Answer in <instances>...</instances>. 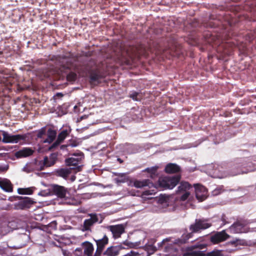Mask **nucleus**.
Listing matches in <instances>:
<instances>
[{"label":"nucleus","mask_w":256,"mask_h":256,"mask_svg":"<svg viewBox=\"0 0 256 256\" xmlns=\"http://www.w3.org/2000/svg\"><path fill=\"white\" fill-rule=\"evenodd\" d=\"M8 168V164H0V172H4Z\"/></svg>","instance_id":"46"},{"label":"nucleus","mask_w":256,"mask_h":256,"mask_svg":"<svg viewBox=\"0 0 256 256\" xmlns=\"http://www.w3.org/2000/svg\"><path fill=\"white\" fill-rule=\"evenodd\" d=\"M230 174L237 176L256 170V154L234 160Z\"/></svg>","instance_id":"2"},{"label":"nucleus","mask_w":256,"mask_h":256,"mask_svg":"<svg viewBox=\"0 0 256 256\" xmlns=\"http://www.w3.org/2000/svg\"><path fill=\"white\" fill-rule=\"evenodd\" d=\"M94 240L96 242L97 246L94 256H100L104 248L108 244V238L106 235H104L102 238L98 240L94 239Z\"/></svg>","instance_id":"15"},{"label":"nucleus","mask_w":256,"mask_h":256,"mask_svg":"<svg viewBox=\"0 0 256 256\" xmlns=\"http://www.w3.org/2000/svg\"><path fill=\"white\" fill-rule=\"evenodd\" d=\"M207 244L203 237L194 241L193 245L188 247V253L192 256H205Z\"/></svg>","instance_id":"5"},{"label":"nucleus","mask_w":256,"mask_h":256,"mask_svg":"<svg viewBox=\"0 0 256 256\" xmlns=\"http://www.w3.org/2000/svg\"><path fill=\"white\" fill-rule=\"evenodd\" d=\"M180 178V176L164 177L159 180V186L165 189H172L178 183Z\"/></svg>","instance_id":"9"},{"label":"nucleus","mask_w":256,"mask_h":256,"mask_svg":"<svg viewBox=\"0 0 256 256\" xmlns=\"http://www.w3.org/2000/svg\"><path fill=\"white\" fill-rule=\"evenodd\" d=\"M212 226L208 219L198 218L196 219L194 222L190 226L189 229L190 232L184 234L180 238H168L164 239L162 242H169V244L166 246V249L169 248L172 244L180 246L183 244L186 243L188 240L193 236L194 233H200L202 230H206Z\"/></svg>","instance_id":"1"},{"label":"nucleus","mask_w":256,"mask_h":256,"mask_svg":"<svg viewBox=\"0 0 256 256\" xmlns=\"http://www.w3.org/2000/svg\"><path fill=\"white\" fill-rule=\"evenodd\" d=\"M0 188L4 192H11L13 190L12 184L7 178H0Z\"/></svg>","instance_id":"22"},{"label":"nucleus","mask_w":256,"mask_h":256,"mask_svg":"<svg viewBox=\"0 0 256 256\" xmlns=\"http://www.w3.org/2000/svg\"><path fill=\"white\" fill-rule=\"evenodd\" d=\"M195 194L196 198L200 201H202L206 198L208 194L206 188L200 184H194Z\"/></svg>","instance_id":"16"},{"label":"nucleus","mask_w":256,"mask_h":256,"mask_svg":"<svg viewBox=\"0 0 256 256\" xmlns=\"http://www.w3.org/2000/svg\"><path fill=\"white\" fill-rule=\"evenodd\" d=\"M70 145L72 148L76 147L78 146V144L75 142H72L70 144Z\"/></svg>","instance_id":"49"},{"label":"nucleus","mask_w":256,"mask_h":256,"mask_svg":"<svg viewBox=\"0 0 256 256\" xmlns=\"http://www.w3.org/2000/svg\"><path fill=\"white\" fill-rule=\"evenodd\" d=\"M226 140L225 138L223 136V133L221 132L220 134H218L216 136V140L214 142V144H218L220 142L224 141Z\"/></svg>","instance_id":"41"},{"label":"nucleus","mask_w":256,"mask_h":256,"mask_svg":"<svg viewBox=\"0 0 256 256\" xmlns=\"http://www.w3.org/2000/svg\"><path fill=\"white\" fill-rule=\"evenodd\" d=\"M82 244L84 246V254L86 256H92L94 250L92 244L87 241L84 242Z\"/></svg>","instance_id":"27"},{"label":"nucleus","mask_w":256,"mask_h":256,"mask_svg":"<svg viewBox=\"0 0 256 256\" xmlns=\"http://www.w3.org/2000/svg\"><path fill=\"white\" fill-rule=\"evenodd\" d=\"M104 67L96 66L94 68L88 70V76L91 82H98L104 76Z\"/></svg>","instance_id":"12"},{"label":"nucleus","mask_w":256,"mask_h":256,"mask_svg":"<svg viewBox=\"0 0 256 256\" xmlns=\"http://www.w3.org/2000/svg\"><path fill=\"white\" fill-rule=\"evenodd\" d=\"M34 190L36 188L34 187L25 188L26 194H32Z\"/></svg>","instance_id":"45"},{"label":"nucleus","mask_w":256,"mask_h":256,"mask_svg":"<svg viewBox=\"0 0 256 256\" xmlns=\"http://www.w3.org/2000/svg\"><path fill=\"white\" fill-rule=\"evenodd\" d=\"M229 230L232 234H241L247 232L245 225L240 222H236L234 223L229 228Z\"/></svg>","instance_id":"19"},{"label":"nucleus","mask_w":256,"mask_h":256,"mask_svg":"<svg viewBox=\"0 0 256 256\" xmlns=\"http://www.w3.org/2000/svg\"><path fill=\"white\" fill-rule=\"evenodd\" d=\"M221 220L222 221V225H225L229 223L228 218L224 214L222 216Z\"/></svg>","instance_id":"44"},{"label":"nucleus","mask_w":256,"mask_h":256,"mask_svg":"<svg viewBox=\"0 0 256 256\" xmlns=\"http://www.w3.org/2000/svg\"><path fill=\"white\" fill-rule=\"evenodd\" d=\"M71 132V129L70 127L62 128L61 132L58 134L57 138L59 142H62L66 137L69 135Z\"/></svg>","instance_id":"30"},{"label":"nucleus","mask_w":256,"mask_h":256,"mask_svg":"<svg viewBox=\"0 0 256 256\" xmlns=\"http://www.w3.org/2000/svg\"><path fill=\"white\" fill-rule=\"evenodd\" d=\"M164 170L168 174L176 173L180 171V167L176 164L170 163L166 166Z\"/></svg>","instance_id":"28"},{"label":"nucleus","mask_w":256,"mask_h":256,"mask_svg":"<svg viewBox=\"0 0 256 256\" xmlns=\"http://www.w3.org/2000/svg\"><path fill=\"white\" fill-rule=\"evenodd\" d=\"M50 160L48 159V157L45 156L43 160H41L38 162V169L40 170H44V167H49L52 166H48L50 164Z\"/></svg>","instance_id":"32"},{"label":"nucleus","mask_w":256,"mask_h":256,"mask_svg":"<svg viewBox=\"0 0 256 256\" xmlns=\"http://www.w3.org/2000/svg\"><path fill=\"white\" fill-rule=\"evenodd\" d=\"M90 218L86 219L84 220L82 227V231L90 230L91 227L98 222V216L96 214H90Z\"/></svg>","instance_id":"17"},{"label":"nucleus","mask_w":256,"mask_h":256,"mask_svg":"<svg viewBox=\"0 0 256 256\" xmlns=\"http://www.w3.org/2000/svg\"><path fill=\"white\" fill-rule=\"evenodd\" d=\"M134 246L133 243L124 240L120 244L108 248L104 252L103 254L106 256H117L120 254L121 250L128 248H132Z\"/></svg>","instance_id":"8"},{"label":"nucleus","mask_w":256,"mask_h":256,"mask_svg":"<svg viewBox=\"0 0 256 256\" xmlns=\"http://www.w3.org/2000/svg\"><path fill=\"white\" fill-rule=\"evenodd\" d=\"M56 61L59 66L64 69H69L71 66L70 60L68 57L58 56L56 58Z\"/></svg>","instance_id":"21"},{"label":"nucleus","mask_w":256,"mask_h":256,"mask_svg":"<svg viewBox=\"0 0 256 256\" xmlns=\"http://www.w3.org/2000/svg\"><path fill=\"white\" fill-rule=\"evenodd\" d=\"M46 128L43 127L41 128L40 129L38 130L36 132V137L37 138H43L44 136L46 135Z\"/></svg>","instance_id":"40"},{"label":"nucleus","mask_w":256,"mask_h":256,"mask_svg":"<svg viewBox=\"0 0 256 256\" xmlns=\"http://www.w3.org/2000/svg\"><path fill=\"white\" fill-rule=\"evenodd\" d=\"M18 192L20 194H26L25 188H18Z\"/></svg>","instance_id":"48"},{"label":"nucleus","mask_w":256,"mask_h":256,"mask_svg":"<svg viewBox=\"0 0 256 256\" xmlns=\"http://www.w3.org/2000/svg\"><path fill=\"white\" fill-rule=\"evenodd\" d=\"M208 174L214 178H223L228 176H232L230 174L232 170V164L228 168L226 169L222 165L212 164L208 168Z\"/></svg>","instance_id":"4"},{"label":"nucleus","mask_w":256,"mask_h":256,"mask_svg":"<svg viewBox=\"0 0 256 256\" xmlns=\"http://www.w3.org/2000/svg\"><path fill=\"white\" fill-rule=\"evenodd\" d=\"M58 154L56 153H52L50 154L48 159L50 160V164L48 166H53L57 160Z\"/></svg>","instance_id":"38"},{"label":"nucleus","mask_w":256,"mask_h":256,"mask_svg":"<svg viewBox=\"0 0 256 256\" xmlns=\"http://www.w3.org/2000/svg\"><path fill=\"white\" fill-rule=\"evenodd\" d=\"M56 135V130L49 128L47 132V138L42 140L44 143L50 144L53 142L55 139Z\"/></svg>","instance_id":"29"},{"label":"nucleus","mask_w":256,"mask_h":256,"mask_svg":"<svg viewBox=\"0 0 256 256\" xmlns=\"http://www.w3.org/2000/svg\"><path fill=\"white\" fill-rule=\"evenodd\" d=\"M84 159V156L82 153L78 154H74L72 157L66 158L65 162L66 166H72L70 168L72 170H74L78 172L82 170Z\"/></svg>","instance_id":"7"},{"label":"nucleus","mask_w":256,"mask_h":256,"mask_svg":"<svg viewBox=\"0 0 256 256\" xmlns=\"http://www.w3.org/2000/svg\"><path fill=\"white\" fill-rule=\"evenodd\" d=\"M119 146L124 154H131L136 152V150L134 148L135 146L131 144H120Z\"/></svg>","instance_id":"24"},{"label":"nucleus","mask_w":256,"mask_h":256,"mask_svg":"<svg viewBox=\"0 0 256 256\" xmlns=\"http://www.w3.org/2000/svg\"><path fill=\"white\" fill-rule=\"evenodd\" d=\"M122 56V54H120V52H117L116 50H114L111 54H108L106 57L107 59L110 58L116 61V60H120Z\"/></svg>","instance_id":"33"},{"label":"nucleus","mask_w":256,"mask_h":256,"mask_svg":"<svg viewBox=\"0 0 256 256\" xmlns=\"http://www.w3.org/2000/svg\"><path fill=\"white\" fill-rule=\"evenodd\" d=\"M117 177L114 178V182L117 184L124 183L127 182L128 184L130 180V177L125 173H114Z\"/></svg>","instance_id":"25"},{"label":"nucleus","mask_w":256,"mask_h":256,"mask_svg":"<svg viewBox=\"0 0 256 256\" xmlns=\"http://www.w3.org/2000/svg\"><path fill=\"white\" fill-rule=\"evenodd\" d=\"M130 97L135 101H140L141 96L138 92L136 91H132L130 93Z\"/></svg>","instance_id":"36"},{"label":"nucleus","mask_w":256,"mask_h":256,"mask_svg":"<svg viewBox=\"0 0 256 256\" xmlns=\"http://www.w3.org/2000/svg\"><path fill=\"white\" fill-rule=\"evenodd\" d=\"M51 190H50V186H49L48 188L46 190H42L40 191L38 193V196H52L51 194Z\"/></svg>","instance_id":"39"},{"label":"nucleus","mask_w":256,"mask_h":256,"mask_svg":"<svg viewBox=\"0 0 256 256\" xmlns=\"http://www.w3.org/2000/svg\"><path fill=\"white\" fill-rule=\"evenodd\" d=\"M18 202L15 204L16 209L24 210L30 208L36 202L28 197L18 196Z\"/></svg>","instance_id":"13"},{"label":"nucleus","mask_w":256,"mask_h":256,"mask_svg":"<svg viewBox=\"0 0 256 256\" xmlns=\"http://www.w3.org/2000/svg\"><path fill=\"white\" fill-rule=\"evenodd\" d=\"M34 150L30 148H24L15 152L14 156L18 158H22L29 156L32 154Z\"/></svg>","instance_id":"23"},{"label":"nucleus","mask_w":256,"mask_h":256,"mask_svg":"<svg viewBox=\"0 0 256 256\" xmlns=\"http://www.w3.org/2000/svg\"><path fill=\"white\" fill-rule=\"evenodd\" d=\"M2 142L4 143H21L26 139L24 134H11L5 131L2 132Z\"/></svg>","instance_id":"11"},{"label":"nucleus","mask_w":256,"mask_h":256,"mask_svg":"<svg viewBox=\"0 0 256 256\" xmlns=\"http://www.w3.org/2000/svg\"><path fill=\"white\" fill-rule=\"evenodd\" d=\"M158 168V166H155L150 168H147L144 171L150 174H152L151 177L152 178V175L156 174Z\"/></svg>","instance_id":"37"},{"label":"nucleus","mask_w":256,"mask_h":256,"mask_svg":"<svg viewBox=\"0 0 256 256\" xmlns=\"http://www.w3.org/2000/svg\"><path fill=\"white\" fill-rule=\"evenodd\" d=\"M92 1H93L94 2H96L97 0H92ZM92 2V0H90V2Z\"/></svg>","instance_id":"53"},{"label":"nucleus","mask_w":256,"mask_h":256,"mask_svg":"<svg viewBox=\"0 0 256 256\" xmlns=\"http://www.w3.org/2000/svg\"><path fill=\"white\" fill-rule=\"evenodd\" d=\"M206 256H224V251L222 250H214L212 252L205 253Z\"/></svg>","instance_id":"35"},{"label":"nucleus","mask_w":256,"mask_h":256,"mask_svg":"<svg viewBox=\"0 0 256 256\" xmlns=\"http://www.w3.org/2000/svg\"><path fill=\"white\" fill-rule=\"evenodd\" d=\"M169 200L168 196L161 194L158 199V203L163 207H167L170 205Z\"/></svg>","instance_id":"31"},{"label":"nucleus","mask_w":256,"mask_h":256,"mask_svg":"<svg viewBox=\"0 0 256 256\" xmlns=\"http://www.w3.org/2000/svg\"><path fill=\"white\" fill-rule=\"evenodd\" d=\"M228 236V235L225 232V231L222 230L221 232H218L212 236L210 237V241L214 244H218L220 242L226 240Z\"/></svg>","instance_id":"20"},{"label":"nucleus","mask_w":256,"mask_h":256,"mask_svg":"<svg viewBox=\"0 0 256 256\" xmlns=\"http://www.w3.org/2000/svg\"><path fill=\"white\" fill-rule=\"evenodd\" d=\"M36 165L38 166V162L36 163L30 162L26 164V165L24 167L23 170L24 172H30L33 171L36 168Z\"/></svg>","instance_id":"34"},{"label":"nucleus","mask_w":256,"mask_h":256,"mask_svg":"<svg viewBox=\"0 0 256 256\" xmlns=\"http://www.w3.org/2000/svg\"><path fill=\"white\" fill-rule=\"evenodd\" d=\"M237 195L244 198L246 201L256 200V184L244 187H240L236 190Z\"/></svg>","instance_id":"6"},{"label":"nucleus","mask_w":256,"mask_h":256,"mask_svg":"<svg viewBox=\"0 0 256 256\" xmlns=\"http://www.w3.org/2000/svg\"><path fill=\"white\" fill-rule=\"evenodd\" d=\"M76 78V75L72 73L70 74L67 76V78L68 80H74Z\"/></svg>","instance_id":"47"},{"label":"nucleus","mask_w":256,"mask_h":256,"mask_svg":"<svg viewBox=\"0 0 256 256\" xmlns=\"http://www.w3.org/2000/svg\"><path fill=\"white\" fill-rule=\"evenodd\" d=\"M98 185H99V186H102V187H103V188H106V186H104V185H103V184H98Z\"/></svg>","instance_id":"52"},{"label":"nucleus","mask_w":256,"mask_h":256,"mask_svg":"<svg viewBox=\"0 0 256 256\" xmlns=\"http://www.w3.org/2000/svg\"><path fill=\"white\" fill-rule=\"evenodd\" d=\"M56 96H62L63 95L62 93L58 92V93L56 94Z\"/></svg>","instance_id":"51"},{"label":"nucleus","mask_w":256,"mask_h":256,"mask_svg":"<svg viewBox=\"0 0 256 256\" xmlns=\"http://www.w3.org/2000/svg\"><path fill=\"white\" fill-rule=\"evenodd\" d=\"M67 203L70 205L78 206L80 204V201L72 198L70 199Z\"/></svg>","instance_id":"42"},{"label":"nucleus","mask_w":256,"mask_h":256,"mask_svg":"<svg viewBox=\"0 0 256 256\" xmlns=\"http://www.w3.org/2000/svg\"><path fill=\"white\" fill-rule=\"evenodd\" d=\"M118 160L120 162H122V160L120 158H118Z\"/></svg>","instance_id":"54"},{"label":"nucleus","mask_w":256,"mask_h":256,"mask_svg":"<svg viewBox=\"0 0 256 256\" xmlns=\"http://www.w3.org/2000/svg\"><path fill=\"white\" fill-rule=\"evenodd\" d=\"M72 172V170L70 168H61L56 170V176L62 177L66 180Z\"/></svg>","instance_id":"26"},{"label":"nucleus","mask_w":256,"mask_h":256,"mask_svg":"<svg viewBox=\"0 0 256 256\" xmlns=\"http://www.w3.org/2000/svg\"><path fill=\"white\" fill-rule=\"evenodd\" d=\"M52 196H56L58 198H64L66 196L68 191L66 188L56 184L50 185Z\"/></svg>","instance_id":"14"},{"label":"nucleus","mask_w":256,"mask_h":256,"mask_svg":"<svg viewBox=\"0 0 256 256\" xmlns=\"http://www.w3.org/2000/svg\"><path fill=\"white\" fill-rule=\"evenodd\" d=\"M192 188L190 184L188 182H182L176 191L177 198L181 201H184L188 199L190 194V190Z\"/></svg>","instance_id":"10"},{"label":"nucleus","mask_w":256,"mask_h":256,"mask_svg":"<svg viewBox=\"0 0 256 256\" xmlns=\"http://www.w3.org/2000/svg\"><path fill=\"white\" fill-rule=\"evenodd\" d=\"M238 240L236 239L235 241L232 242V244H238Z\"/></svg>","instance_id":"50"},{"label":"nucleus","mask_w":256,"mask_h":256,"mask_svg":"<svg viewBox=\"0 0 256 256\" xmlns=\"http://www.w3.org/2000/svg\"><path fill=\"white\" fill-rule=\"evenodd\" d=\"M128 186H134L136 188H142L143 187L148 186L150 190H146L142 193V196L144 198H151L147 196H149L154 195L158 192L156 185L150 182L149 180L134 181L130 180L128 183Z\"/></svg>","instance_id":"3"},{"label":"nucleus","mask_w":256,"mask_h":256,"mask_svg":"<svg viewBox=\"0 0 256 256\" xmlns=\"http://www.w3.org/2000/svg\"><path fill=\"white\" fill-rule=\"evenodd\" d=\"M62 142H59L57 138L56 140L54 142L49 148V150H52L58 147Z\"/></svg>","instance_id":"43"},{"label":"nucleus","mask_w":256,"mask_h":256,"mask_svg":"<svg viewBox=\"0 0 256 256\" xmlns=\"http://www.w3.org/2000/svg\"><path fill=\"white\" fill-rule=\"evenodd\" d=\"M108 229L112 232L114 239L120 238L124 232V227L122 224L110 226L108 227Z\"/></svg>","instance_id":"18"}]
</instances>
